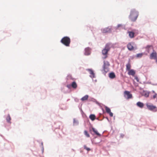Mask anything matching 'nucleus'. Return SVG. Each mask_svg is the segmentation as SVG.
Returning a JSON list of instances; mask_svg holds the SVG:
<instances>
[{
	"mask_svg": "<svg viewBox=\"0 0 157 157\" xmlns=\"http://www.w3.org/2000/svg\"><path fill=\"white\" fill-rule=\"evenodd\" d=\"M143 55V53L137 54L136 55V57L137 58H141L142 56Z\"/></svg>",
	"mask_w": 157,
	"mask_h": 157,
	"instance_id": "nucleus-23",
	"label": "nucleus"
},
{
	"mask_svg": "<svg viewBox=\"0 0 157 157\" xmlns=\"http://www.w3.org/2000/svg\"><path fill=\"white\" fill-rule=\"evenodd\" d=\"M6 120L8 122L10 123H11V122L10 121V120H11V118L9 114H8V116H7V117L6 118Z\"/></svg>",
	"mask_w": 157,
	"mask_h": 157,
	"instance_id": "nucleus-20",
	"label": "nucleus"
},
{
	"mask_svg": "<svg viewBox=\"0 0 157 157\" xmlns=\"http://www.w3.org/2000/svg\"><path fill=\"white\" fill-rule=\"evenodd\" d=\"M60 42L66 46L69 47L71 43V40L69 37L65 36L62 39Z\"/></svg>",
	"mask_w": 157,
	"mask_h": 157,
	"instance_id": "nucleus-2",
	"label": "nucleus"
},
{
	"mask_svg": "<svg viewBox=\"0 0 157 157\" xmlns=\"http://www.w3.org/2000/svg\"><path fill=\"white\" fill-rule=\"evenodd\" d=\"M41 145H42V148L43 150V151L44 150V147L43 146V143L42 142L41 143Z\"/></svg>",
	"mask_w": 157,
	"mask_h": 157,
	"instance_id": "nucleus-31",
	"label": "nucleus"
},
{
	"mask_svg": "<svg viewBox=\"0 0 157 157\" xmlns=\"http://www.w3.org/2000/svg\"><path fill=\"white\" fill-rule=\"evenodd\" d=\"M90 53V49L89 48H85V54L86 55H89Z\"/></svg>",
	"mask_w": 157,
	"mask_h": 157,
	"instance_id": "nucleus-13",
	"label": "nucleus"
},
{
	"mask_svg": "<svg viewBox=\"0 0 157 157\" xmlns=\"http://www.w3.org/2000/svg\"><path fill=\"white\" fill-rule=\"evenodd\" d=\"M84 148L86 150L88 151H89L90 150V149L89 148L87 147V146L86 145H84Z\"/></svg>",
	"mask_w": 157,
	"mask_h": 157,
	"instance_id": "nucleus-25",
	"label": "nucleus"
},
{
	"mask_svg": "<svg viewBox=\"0 0 157 157\" xmlns=\"http://www.w3.org/2000/svg\"><path fill=\"white\" fill-rule=\"evenodd\" d=\"M128 33L130 38H132L135 37V33L134 32L132 31H128Z\"/></svg>",
	"mask_w": 157,
	"mask_h": 157,
	"instance_id": "nucleus-14",
	"label": "nucleus"
},
{
	"mask_svg": "<svg viewBox=\"0 0 157 157\" xmlns=\"http://www.w3.org/2000/svg\"><path fill=\"white\" fill-rule=\"evenodd\" d=\"M134 43L130 42L127 45V47L128 49L130 51H132L134 49L133 47Z\"/></svg>",
	"mask_w": 157,
	"mask_h": 157,
	"instance_id": "nucleus-7",
	"label": "nucleus"
},
{
	"mask_svg": "<svg viewBox=\"0 0 157 157\" xmlns=\"http://www.w3.org/2000/svg\"><path fill=\"white\" fill-rule=\"evenodd\" d=\"M146 97H148L149 96V94L147 93V94H146L144 95Z\"/></svg>",
	"mask_w": 157,
	"mask_h": 157,
	"instance_id": "nucleus-29",
	"label": "nucleus"
},
{
	"mask_svg": "<svg viewBox=\"0 0 157 157\" xmlns=\"http://www.w3.org/2000/svg\"><path fill=\"white\" fill-rule=\"evenodd\" d=\"M136 105L138 107H140L141 108H143L144 106V104L140 101L137 102L136 103Z\"/></svg>",
	"mask_w": 157,
	"mask_h": 157,
	"instance_id": "nucleus-17",
	"label": "nucleus"
},
{
	"mask_svg": "<svg viewBox=\"0 0 157 157\" xmlns=\"http://www.w3.org/2000/svg\"><path fill=\"white\" fill-rule=\"evenodd\" d=\"M87 70L88 71L90 74V77L91 78H94L95 77L94 73L93 71L91 69H87Z\"/></svg>",
	"mask_w": 157,
	"mask_h": 157,
	"instance_id": "nucleus-11",
	"label": "nucleus"
},
{
	"mask_svg": "<svg viewBox=\"0 0 157 157\" xmlns=\"http://www.w3.org/2000/svg\"><path fill=\"white\" fill-rule=\"evenodd\" d=\"M135 71L133 69H131V70L128 71V74L129 75H132L134 76L135 74Z\"/></svg>",
	"mask_w": 157,
	"mask_h": 157,
	"instance_id": "nucleus-15",
	"label": "nucleus"
},
{
	"mask_svg": "<svg viewBox=\"0 0 157 157\" xmlns=\"http://www.w3.org/2000/svg\"><path fill=\"white\" fill-rule=\"evenodd\" d=\"M146 106L148 109L151 111H153L156 108V106L153 105H149L148 104H146Z\"/></svg>",
	"mask_w": 157,
	"mask_h": 157,
	"instance_id": "nucleus-8",
	"label": "nucleus"
},
{
	"mask_svg": "<svg viewBox=\"0 0 157 157\" xmlns=\"http://www.w3.org/2000/svg\"><path fill=\"white\" fill-rule=\"evenodd\" d=\"M95 116L94 114H91L89 117L90 118L92 121L95 119Z\"/></svg>",
	"mask_w": 157,
	"mask_h": 157,
	"instance_id": "nucleus-21",
	"label": "nucleus"
},
{
	"mask_svg": "<svg viewBox=\"0 0 157 157\" xmlns=\"http://www.w3.org/2000/svg\"><path fill=\"white\" fill-rule=\"evenodd\" d=\"M105 109L107 113L109 114L111 117H112L113 116V114L111 112L110 108L106 106L105 107Z\"/></svg>",
	"mask_w": 157,
	"mask_h": 157,
	"instance_id": "nucleus-9",
	"label": "nucleus"
},
{
	"mask_svg": "<svg viewBox=\"0 0 157 157\" xmlns=\"http://www.w3.org/2000/svg\"><path fill=\"white\" fill-rule=\"evenodd\" d=\"M109 66L110 64L109 62L107 61H104L102 70V71H103V73L105 74L109 71Z\"/></svg>",
	"mask_w": 157,
	"mask_h": 157,
	"instance_id": "nucleus-4",
	"label": "nucleus"
},
{
	"mask_svg": "<svg viewBox=\"0 0 157 157\" xmlns=\"http://www.w3.org/2000/svg\"><path fill=\"white\" fill-rule=\"evenodd\" d=\"M92 129L94 132L97 135L100 136H101V134L98 132V131L94 128H92Z\"/></svg>",
	"mask_w": 157,
	"mask_h": 157,
	"instance_id": "nucleus-18",
	"label": "nucleus"
},
{
	"mask_svg": "<svg viewBox=\"0 0 157 157\" xmlns=\"http://www.w3.org/2000/svg\"><path fill=\"white\" fill-rule=\"evenodd\" d=\"M84 134L86 135V136L87 137H90V135L88 133V132L86 130H85L84 131Z\"/></svg>",
	"mask_w": 157,
	"mask_h": 157,
	"instance_id": "nucleus-24",
	"label": "nucleus"
},
{
	"mask_svg": "<svg viewBox=\"0 0 157 157\" xmlns=\"http://www.w3.org/2000/svg\"><path fill=\"white\" fill-rule=\"evenodd\" d=\"M109 77L111 79H113L115 78L116 75L114 72H111L109 74Z\"/></svg>",
	"mask_w": 157,
	"mask_h": 157,
	"instance_id": "nucleus-16",
	"label": "nucleus"
},
{
	"mask_svg": "<svg viewBox=\"0 0 157 157\" xmlns=\"http://www.w3.org/2000/svg\"><path fill=\"white\" fill-rule=\"evenodd\" d=\"M135 79L137 81V82H138L139 81V79L137 77H135Z\"/></svg>",
	"mask_w": 157,
	"mask_h": 157,
	"instance_id": "nucleus-27",
	"label": "nucleus"
},
{
	"mask_svg": "<svg viewBox=\"0 0 157 157\" xmlns=\"http://www.w3.org/2000/svg\"><path fill=\"white\" fill-rule=\"evenodd\" d=\"M110 45L109 44H107L105 48L102 51V54L104 56L103 59H105L107 57L108 53L110 49Z\"/></svg>",
	"mask_w": 157,
	"mask_h": 157,
	"instance_id": "nucleus-3",
	"label": "nucleus"
},
{
	"mask_svg": "<svg viewBox=\"0 0 157 157\" xmlns=\"http://www.w3.org/2000/svg\"><path fill=\"white\" fill-rule=\"evenodd\" d=\"M124 97L127 99H130L132 98V95L128 91H125L124 92Z\"/></svg>",
	"mask_w": 157,
	"mask_h": 157,
	"instance_id": "nucleus-6",
	"label": "nucleus"
},
{
	"mask_svg": "<svg viewBox=\"0 0 157 157\" xmlns=\"http://www.w3.org/2000/svg\"><path fill=\"white\" fill-rule=\"evenodd\" d=\"M138 15V12L135 9H132L131 11L129 18L132 21L134 22L137 19Z\"/></svg>",
	"mask_w": 157,
	"mask_h": 157,
	"instance_id": "nucleus-1",
	"label": "nucleus"
},
{
	"mask_svg": "<svg viewBox=\"0 0 157 157\" xmlns=\"http://www.w3.org/2000/svg\"><path fill=\"white\" fill-rule=\"evenodd\" d=\"M88 98V95H86L83 97L81 99V100L82 101H84L87 100Z\"/></svg>",
	"mask_w": 157,
	"mask_h": 157,
	"instance_id": "nucleus-22",
	"label": "nucleus"
},
{
	"mask_svg": "<svg viewBox=\"0 0 157 157\" xmlns=\"http://www.w3.org/2000/svg\"><path fill=\"white\" fill-rule=\"evenodd\" d=\"M122 25L121 24H119L117 25V28H119L120 27H122Z\"/></svg>",
	"mask_w": 157,
	"mask_h": 157,
	"instance_id": "nucleus-28",
	"label": "nucleus"
},
{
	"mask_svg": "<svg viewBox=\"0 0 157 157\" xmlns=\"http://www.w3.org/2000/svg\"><path fill=\"white\" fill-rule=\"evenodd\" d=\"M102 33H109L112 31V27H108L103 29L101 30Z\"/></svg>",
	"mask_w": 157,
	"mask_h": 157,
	"instance_id": "nucleus-5",
	"label": "nucleus"
},
{
	"mask_svg": "<svg viewBox=\"0 0 157 157\" xmlns=\"http://www.w3.org/2000/svg\"><path fill=\"white\" fill-rule=\"evenodd\" d=\"M152 48V46L151 45H147L146 47V48L148 49V52H149V48Z\"/></svg>",
	"mask_w": 157,
	"mask_h": 157,
	"instance_id": "nucleus-26",
	"label": "nucleus"
},
{
	"mask_svg": "<svg viewBox=\"0 0 157 157\" xmlns=\"http://www.w3.org/2000/svg\"><path fill=\"white\" fill-rule=\"evenodd\" d=\"M157 94H155V95H153V98H155L156 97V95Z\"/></svg>",
	"mask_w": 157,
	"mask_h": 157,
	"instance_id": "nucleus-30",
	"label": "nucleus"
},
{
	"mask_svg": "<svg viewBox=\"0 0 157 157\" xmlns=\"http://www.w3.org/2000/svg\"><path fill=\"white\" fill-rule=\"evenodd\" d=\"M71 87L74 88V89H76L77 87V84L76 83V82H72L71 83ZM71 86V85H67V86L68 88H69L70 86Z\"/></svg>",
	"mask_w": 157,
	"mask_h": 157,
	"instance_id": "nucleus-12",
	"label": "nucleus"
},
{
	"mask_svg": "<svg viewBox=\"0 0 157 157\" xmlns=\"http://www.w3.org/2000/svg\"><path fill=\"white\" fill-rule=\"evenodd\" d=\"M131 66L129 62L126 65V70L128 71L131 70Z\"/></svg>",
	"mask_w": 157,
	"mask_h": 157,
	"instance_id": "nucleus-19",
	"label": "nucleus"
},
{
	"mask_svg": "<svg viewBox=\"0 0 157 157\" xmlns=\"http://www.w3.org/2000/svg\"><path fill=\"white\" fill-rule=\"evenodd\" d=\"M157 56V53L155 52L154 51L152 52L150 55V58L151 59H155Z\"/></svg>",
	"mask_w": 157,
	"mask_h": 157,
	"instance_id": "nucleus-10",
	"label": "nucleus"
}]
</instances>
